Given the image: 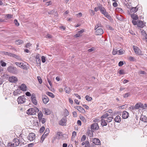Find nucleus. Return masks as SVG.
I'll return each mask as SVG.
<instances>
[{"mask_svg": "<svg viewBox=\"0 0 147 147\" xmlns=\"http://www.w3.org/2000/svg\"><path fill=\"white\" fill-rule=\"evenodd\" d=\"M39 109L36 107L29 109L26 111V113L29 115H33L36 114V113L38 112Z\"/></svg>", "mask_w": 147, "mask_h": 147, "instance_id": "f257e3e1", "label": "nucleus"}, {"mask_svg": "<svg viewBox=\"0 0 147 147\" xmlns=\"http://www.w3.org/2000/svg\"><path fill=\"white\" fill-rule=\"evenodd\" d=\"M7 70L9 72L16 74L18 72L17 69L16 67L12 66H9L7 68Z\"/></svg>", "mask_w": 147, "mask_h": 147, "instance_id": "f03ea898", "label": "nucleus"}, {"mask_svg": "<svg viewBox=\"0 0 147 147\" xmlns=\"http://www.w3.org/2000/svg\"><path fill=\"white\" fill-rule=\"evenodd\" d=\"M17 100L19 104H23L26 101L25 96H20L18 98Z\"/></svg>", "mask_w": 147, "mask_h": 147, "instance_id": "7ed1b4c3", "label": "nucleus"}, {"mask_svg": "<svg viewBox=\"0 0 147 147\" xmlns=\"http://www.w3.org/2000/svg\"><path fill=\"white\" fill-rule=\"evenodd\" d=\"M67 117L66 116H64L59 122V124L62 126L65 125L67 122Z\"/></svg>", "mask_w": 147, "mask_h": 147, "instance_id": "20e7f679", "label": "nucleus"}, {"mask_svg": "<svg viewBox=\"0 0 147 147\" xmlns=\"http://www.w3.org/2000/svg\"><path fill=\"white\" fill-rule=\"evenodd\" d=\"M99 127L97 123H94L91 125L90 129L92 130H97L98 129Z\"/></svg>", "mask_w": 147, "mask_h": 147, "instance_id": "39448f33", "label": "nucleus"}, {"mask_svg": "<svg viewBox=\"0 0 147 147\" xmlns=\"http://www.w3.org/2000/svg\"><path fill=\"white\" fill-rule=\"evenodd\" d=\"M31 99L32 102L35 105H37V102L36 100V98L35 94H32L31 97Z\"/></svg>", "mask_w": 147, "mask_h": 147, "instance_id": "423d86ee", "label": "nucleus"}, {"mask_svg": "<svg viewBox=\"0 0 147 147\" xmlns=\"http://www.w3.org/2000/svg\"><path fill=\"white\" fill-rule=\"evenodd\" d=\"M139 108H144L143 104L141 103H138L136 104L134 107H133V109H138Z\"/></svg>", "mask_w": 147, "mask_h": 147, "instance_id": "0eeeda50", "label": "nucleus"}, {"mask_svg": "<svg viewBox=\"0 0 147 147\" xmlns=\"http://www.w3.org/2000/svg\"><path fill=\"white\" fill-rule=\"evenodd\" d=\"M35 138V134L32 133H30L28 136V139L30 141H32L34 140Z\"/></svg>", "mask_w": 147, "mask_h": 147, "instance_id": "6e6552de", "label": "nucleus"}, {"mask_svg": "<svg viewBox=\"0 0 147 147\" xmlns=\"http://www.w3.org/2000/svg\"><path fill=\"white\" fill-rule=\"evenodd\" d=\"M96 34L97 35H101L103 33V31L102 28H97L96 30Z\"/></svg>", "mask_w": 147, "mask_h": 147, "instance_id": "1a4fd4ad", "label": "nucleus"}, {"mask_svg": "<svg viewBox=\"0 0 147 147\" xmlns=\"http://www.w3.org/2000/svg\"><path fill=\"white\" fill-rule=\"evenodd\" d=\"M129 9H130V11H128V13H135L137 12L138 10V8L137 7H132L130 8H129Z\"/></svg>", "mask_w": 147, "mask_h": 147, "instance_id": "9d476101", "label": "nucleus"}, {"mask_svg": "<svg viewBox=\"0 0 147 147\" xmlns=\"http://www.w3.org/2000/svg\"><path fill=\"white\" fill-rule=\"evenodd\" d=\"M98 7L101 12L103 15L105 14V13L107 12L105 8L102 5L99 6Z\"/></svg>", "mask_w": 147, "mask_h": 147, "instance_id": "9b49d317", "label": "nucleus"}, {"mask_svg": "<svg viewBox=\"0 0 147 147\" xmlns=\"http://www.w3.org/2000/svg\"><path fill=\"white\" fill-rule=\"evenodd\" d=\"M9 80L11 82L16 83L18 81V79L16 77L14 76H12L9 78Z\"/></svg>", "mask_w": 147, "mask_h": 147, "instance_id": "f8f14e48", "label": "nucleus"}, {"mask_svg": "<svg viewBox=\"0 0 147 147\" xmlns=\"http://www.w3.org/2000/svg\"><path fill=\"white\" fill-rule=\"evenodd\" d=\"M21 90L22 91H26L27 90V87L26 85L24 84H22L21 86H19Z\"/></svg>", "mask_w": 147, "mask_h": 147, "instance_id": "ddd939ff", "label": "nucleus"}, {"mask_svg": "<svg viewBox=\"0 0 147 147\" xmlns=\"http://www.w3.org/2000/svg\"><path fill=\"white\" fill-rule=\"evenodd\" d=\"M128 14L130 16L131 18L134 20H136L138 19V15L134 13H128Z\"/></svg>", "mask_w": 147, "mask_h": 147, "instance_id": "4468645a", "label": "nucleus"}, {"mask_svg": "<svg viewBox=\"0 0 147 147\" xmlns=\"http://www.w3.org/2000/svg\"><path fill=\"white\" fill-rule=\"evenodd\" d=\"M92 141L93 143L96 145H99L100 144V141L98 138H94Z\"/></svg>", "mask_w": 147, "mask_h": 147, "instance_id": "2eb2a0df", "label": "nucleus"}, {"mask_svg": "<svg viewBox=\"0 0 147 147\" xmlns=\"http://www.w3.org/2000/svg\"><path fill=\"white\" fill-rule=\"evenodd\" d=\"M13 142H14L13 144V145L16 146H20L19 140V139L17 138H15L13 140Z\"/></svg>", "mask_w": 147, "mask_h": 147, "instance_id": "dca6fc26", "label": "nucleus"}, {"mask_svg": "<svg viewBox=\"0 0 147 147\" xmlns=\"http://www.w3.org/2000/svg\"><path fill=\"white\" fill-rule=\"evenodd\" d=\"M15 64L16 65L19 66L22 68L24 69L26 67L25 65L24 64L22 63L16 62L15 63Z\"/></svg>", "mask_w": 147, "mask_h": 147, "instance_id": "f3484780", "label": "nucleus"}, {"mask_svg": "<svg viewBox=\"0 0 147 147\" xmlns=\"http://www.w3.org/2000/svg\"><path fill=\"white\" fill-rule=\"evenodd\" d=\"M122 116L123 119H125L128 118L129 113L126 111H124L122 113Z\"/></svg>", "mask_w": 147, "mask_h": 147, "instance_id": "a211bd4d", "label": "nucleus"}, {"mask_svg": "<svg viewBox=\"0 0 147 147\" xmlns=\"http://www.w3.org/2000/svg\"><path fill=\"white\" fill-rule=\"evenodd\" d=\"M43 102L44 104H47L49 101L48 97L46 95L42 97Z\"/></svg>", "mask_w": 147, "mask_h": 147, "instance_id": "6ab92c4d", "label": "nucleus"}, {"mask_svg": "<svg viewBox=\"0 0 147 147\" xmlns=\"http://www.w3.org/2000/svg\"><path fill=\"white\" fill-rule=\"evenodd\" d=\"M145 26V24L140 20L138 21L137 26L141 28H143Z\"/></svg>", "mask_w": 147, "mask_h": 147, "instance_id": "aec40b11", "label": "nucleus"}, {"mask_svg": "<svg viewBox=\"0 0 147 147\" xmlns=\"http://www.w3.org/2000/svg\"><path fill=\"white\" fill-rule=\"evenodd\" d=\"M84 32V30H82L78 32V33L74 35L76 38L80 37L82 36V34Z\"/></svg>", "mask_w": 147, "mask_h": 147, "instance_id": "412c9836", "label": "nucleus"}, {"mask_svg": "<svg viewBox=\"0 0 147 147\" xmlns=\"http://www.w3.org/2000/svg\"><path fill=\"white\" fill-rule=\"evenodd\" d=\"M42 111L46 115H49L51 113V111L48 109L44 108Z\"/></svg>", "mask_w": 147, "mask_h": 147, "instance_id": "4be33fe9", "label": "nucleus"}, {"mask_svg": "<svg viewBox=\"0 0 147 147\" xmlns=\"http://www.w3.org/2000/svg\"><path fill=\"white\" fill-rule=\"evenodd\" d=\"M76 109H77L78 111L82 113H84L85 111L84 109L80 106H77Z\"/></svg>", "mask_w": 147, "mask_h": 147, "instance_id": "5701e85b", "label": "nucleus"}, {"mask_svg": "<svg viewBox=\"0 0 147 147\" xmlns=\"http://www.w3.org/2000/svg\"><path fill=\"white\" fill-rule=\"evenodd\" d=\"M140 120L145 122H147V117L145 116L141 115L140 117Z\"/></svg>", "mask_w": 147, "mask_h": 147, "instance_id": "b1692460", "label": "nucleus"}, {"mask_svg": "<svg viewBox=\"0 0 147 147\" xmlns=\"http://www.w3.org/2000/svg\"><path fill=\"white\" fill-rule=\"evenodd\" d=\"M11 57L15 58L18 60L22 61V59L21 57L19 55H18L13 53Z\"/></svg>", "mask_w": 147, "mask_h": 147, "instance_id": "393cba45", "label": "nucleus"}, {"mask_svg": "<svg viewBox=\"0 0 147 147\" xmlns=\"http://www.w3.org/2000/svg\"><path fill=\"white\" fill-rule=\"evenodd\" d=\"M102 26L101 23L100 22H98L97 23L96 25L95 26L94 29L95 30H96L97 28H102Z\"/></svg>", "mask_w": 147, "mask_h": 147, "instance_id": "a878e982", "label": "nucleus"}, {"mask_svg": "<svg viewBox=\"0 0 147 147\" xmlns=\"http://www.w3.org/2000/svg\"><path fill=\"white\" fill-rule=\"evenodd\" d=\"M114 120L115 122L117 123H119L121 121V117L119 115L117 116L115 118Z\"/></svg>", "mask_w": 147, "mask_h": 147, "instance_id": "bb28decb", "label": "nucleus"}, {"mask_svg": "<svg viewBox=\"0 0 147 147\" xmlns=\"http://www.w3.org/2000/svg\"><path fill=\"white\" fill-rule=\"evenodd\" d=\"M101 125L103 126H106L107 125V122L106 121V120L104 119H102L101 120Z\"/></svg>", "mask_w": 147, "mask_h": 147, "instance_id": "cd10ccee", "label": "nucleus"}, {"mask_svg": "<svg viewBox=\"0 0 147 147\" xmlns=\"http://www.w3.org/2000/svg\"><path fill=\"white\" fill-rule=\"evenodd\" d=\"M62 132H57V134L55 135L56 139H59L61 138V136H62Z\"/></svg>", "mask_w": 147, "mask_h": 147, "instance_id": "c85d7f7f", "label": "nucleus"}, {"mask_svg": "<svg viewBox=\"0 0 147 147\" xmlns=\"http://www.w3.org/2000/svg\"><path fill=\"white\" fill-rule=\"evenodd\" d=\"M16 43L18 45H20L24 43L23 41L21 40H18L15 41Z\"/></svg>", "mask_w": 147, "mask_h": 147, "instance_id": "c756f323", "label": "nucleus"}, {"mask_svg": "<svg viewBox=\"0 0 147 147\" xmlns=\"http://www.w3.org/2000/svg\"><path fill=\"white\" fill-rule=\"evenodd\" d=\"M93 131V130H91L90 129L88 130L87 131V134L88 136H90V137H91L93 136V132L94 131Z\"/></svg>", "mask_w": 147, "mask_h": 147, "instance_id": "7c9ffc66", "label": "nucleus"}, {"mask_svg": "<svg viewBox=\"0 0 147 147\" xmlns=\"http://www.w3.org/2000/svg\"><path fill=\"white\" fill-rule=\"evenodd\" d=\"M46 94L49 96L51 97V98H53L55 97V95L51 92H46Z\"/></svg>", "mask_w": 147, "mask_h": 147, "instance_id": "2f4dec72", "label": "nucleus"}, {"mask_svg": "<svg viewBox=\"0 0 147 147\" xmlns=\"http://www.w3.org/2000/svg\"><path fill=\"white\" fill-rule=\"evenodd\" d=\"M109 116V114L108 113H106L104 114L101 117V118L102 119H106Z\"/></svg>", "mask_w": 147, "mask_h": 147, "instance_id": "473e14b6", "label": "nucleus"}, {"mask_svg": "<svg viewBox=\"0 0 147 147\" xmlns=\"http://www.w3.org/2000/svg\"><path fill=\"white\" fill-rule=\"evenodd\" d=\"M134 50L136 54L140 55V53H139V50L137 48H135L134 47H133Z\"/></svg>", "mask_w": 147, "mask_h": 147, "instance_id": "72a5a7b5", "label": "nucleus"}, {"mask_svg": "<svg viewBox=\"0 0 147 147\" xmlns=\"http://www.w3.org/2000/svg\"><path fill=\"white\" fill-rule=\"evenodd\" d=\"M113 119V117H108L107 119L106 120V121L107 122H110Z\"/></svg>", "mask_w": 147, "mask_h": 147, "instance_id": "f704fd0d", "label": "nucleus"}, {"mask_svg": "<svg viewBox=\"0 0 147 147\" xmlns=\"http://www.w3.org/2000/svg\"><path fill=\"white\" fill-rule=\"evenodd\" d=\"M64 90L67 93H69L70 92V89L69 87H66L64 88Z\"/></svg>", "mask_w": 147, "mask_h": 147, "instance_id": "c9c22d12", "label": "nucleus"}, {"mask_svg": "<svg viewBox=\"0 0 147 147\" xmlns=\"http://www.w3.org/2000/svg\"><path fill=\"white\" fill-rule=\"evenodd\" d=\"M125 51L122 49H120L118 51V54L119 55H121L124 53Z\"/></svg>", "mask_w": 147, "mask_h": 147, "instance_id": "e433bc0d", "label": "nucleus"}, {"mask_svg": "<svg viewBox=\"0 0 147 147\" xmlns=\"http://www.w3.org/2000/svg\"><path fill=\"white\" fill-rule=\"evenodd\" d=\"M43 116V115L42 114V113L41 111L39 112L38 114V119H40L42 118Z\"/></svg>", "mask_w": 147, "mask_h": 147, "instance_id": "4c0bfd02", "label": "nucleus"}, {"mask_svg": "<svg viewBox=\"0 0 147 147\" xmlns=\"http://www.w3.org/2000/svg\"><path fill=\"white\" fill-rule=\"evenodd\" d=\"M56 10L54 9L48 12V13L49 14H54V13H56Z\"/></svg>", "mask_w": 147, "mask_h": 147, "instance_id": "58836bf2", "label": "nucleus"}, {"mask_svg": "<svg viewBox=\"0 0 147 147\" xmlns=\"http://www.w3.org/2000/svg\"><path fill=\"white\" fill-rule=\"evenodd\" d=\"M39 121L41 122L42 123L44 124L46 122V119L44 118H42L39 119Z\"/></svg>", "mask_w": 147, "mask_h": 147, "instance_id": "ea45409f", "label": "nucleus"}, {"mask_svg": "<svg viewBox=\"0 0 147 147\" xmlns=\"http://www.w3.org/2000/svg\"><path fill=\"white\" fill-rule=\"evenodd\" d=\"M19 140L20 141V146L22 144H25L24 143V140L22 138H20L19 139Z\"/></svg>", "mask_w": 147, "mask_h": 147, "instance_id": "a19ab883", "label": "nucleus"}, {"mask_svg": "<svg viewBox=\"0 0 147 147\" xmlns=\"http://www.w3.org/2000/svg\"><path fill=\"white\" fill-rule=\"evenodd\" d=\"M104 15L105 16V17H106L109 20H111V16L107 12L105 13Z\"/></svg>", "mask_w": 147, "mask_h": 147, "instance_id": "79ce46f5", "label": "nucleus"}, {"mask_svg": "<svg viewBox=\"0 0 147 147\" xmlns=\"http://www.w3.org/2000/svg\"><path fill=\"white\" fill-rule=\"evenodd\" d=\"M112 54L113 55H115L116 54H118V51L117 49H113L112 52Z\"/></svg>", "mask_w": 147, "mask_h": 147, "instance_id": "37998d69", "label": "nucleus"}, {"mask_svg": "<svg viewBox=\"0 0 147 147\" xmlns=\"http://www.w3.org/2000/svg\"><path fill=\"white\" fill-rule=\"evenodd\" d=\"M36 59L37 63H40L41 60L39 57L36 56Z\"/></svg>", "mask_w": 147, "mask_h": 147, "instance_id": "c03bdc74", "label": "nucleus"}, {"mask_svg": "<svg viewBox=\"0 0 147 147\" xmlns=\"http://www.w3.org/2000/svg\"><path fill=\"white\" fill-rule=\"evenodd\" d=\"M85 98L86 100L88 101H90L92 99L91 97H89L88 95H86L85 96Z\"/></svg>", "mask_w": 147, "mask_h": 147, "instance_id": "a18cd8bd", "label": "nucleus"}, {"mask_svg": "<svg viewBox=\"0 0 147 147\" xmlns=\"http://www.w3.org/2000/svg\"><path fill=\"white\" fill-rule=\"evenodd\" d=\"M37 78L39 83L41 84L42 82V80L40 77L39 76H38L37 77Z\"/></svg>", "mask_w": 147, "mask_h": 147, "instance_id": "49530a36", "label": "nucleus"}, {"mask_svg": "<svg viewBox=\"0 0 147 147\" xmlns=\"http://www.w3.org/2000/svg\"><path fill=\"white\" fill-rule=\"evenodd\" d=\"M116 10L119 11L120 13H123V10L120 8H117L116 9Z\"/></svg>", "mask_w": 147, "mask_h": 147, "instance_id": "de8ad7c7", "label": "nucleus"}, {"mask_svg": "<svg viewBox=\"0 0 147 147\" xmlns=\"http://www.w3.org/2000/svg\"><path fill=\"white\" fill-rule=\"evenodd\" d=\"M119 73L120 74L124 75L125 74L124 70L121 69L120 70L119 72Z\"/></svg>", "mask_w": 147, "mask_h": 147, "instance_id": "09e8293b", "label": "nucleus"}, {"mask_svg": "<svg viewBox=\"0 0 147 147\" xmlns=\"http://www.w3.org/2000/svg\"><path fill=\"white\" fill-rule=\"evenodd\" d=\"M86 136L85 135H83L81 138V141L82 142L85 140L86 139Z\"/></svg>", "mask_w": 147, "mask_h": 147, "instance_id": "8fccbe9b", "label": "nucleus"}, {"mask_svg": "<svg viewBox=\"0 0 147 147\" xmlns=\"http://www.w3.org/2000/svg\"><path fill=\"white\" fill-rule=\"evenodd\" d=\"M128 59L130 61H135L136 60V59L134 57H129L128 58Z\"/></svg>", "mask_w": 147, "mask_h": 147, "instance_id": "3c124183", "label": "nucleus"}, {"mask_svg": "<svg viewBox=\"0 0 147 147\" xmlns=\"http://www.w3.org/2000/svg\"><path fill=\"white\" fill-rule=\"evenodd\" d=\"M45 129V127L44 126H42V127L40 129V133H42L44 131V130Z\"/></svg>", "mask_w": 147, "mask_h": 147, "instance_id": "603ef678", "label": "nucleus"}, {"mask_svg": "<svg viewBox=\"0 0 147 147\" xmlns=\"http://www.w3.org/2000/svg\"><path fill=\"white\" fill-rule=\"evenodd\" d=\"M49 132V128H47L45 130V131L44 132V134H45L47 135L48 134Z\"/></svg>", "mask_w": 147, "mask_h": 147, "instance_id": "864d4df0", "label": "nucleus"}, {"mask_svg": "<svg viewBox=\"0 0 147 147\" xmlns=\"http://www.w3.org/2000/svg\"><path fill=\"white\" fill-rule=\"evenodd\" d=\"M135 20H133L132 21V23L134 25H137V26L138 21H136Z\"/></svg>", "mask_w": 147, "mask_h": 147, "instance_id": "5fc2aeb1", "label": "nucleus"}, {"mask_svg": "<svg viewBox=\"0 0 147 147\" xmlns=\"http://www.w3.org/2000/svg\"><path fill=\"white\" fill-rule=\"evenodd\" d=\"M130 95V94L129 93H126L124 94L123 95V96L124 98H127Z\"/></svg>", "mask_w": 147, "mask_h": 147, "instance_id": "6e6d98bb", "label": "nucleus"}, {"mask_svg": "<svg viewBox=\"0 0 147 147\" xmlns=\"http://www.w3.org/2000/svg\"><path fill=\"white\" fill-rule=\"evenodd\" d=\"M4 52V54H5V55H8L10 56H12V54H13V53H9V52Z\"/></svg>", "mask_w": 147, "mask_h": 147, "instance_id": "4d7b16f0", "label": "nucleus"}, {"mask_svg": "<svg viewBox=\"0 0 147 147\" xmlns=\"http://www.w3.org/2000/svg\"><path fill=\"white\" fill-rule=\"evenodd\" d=\"M46 58L44 56H42L41 57V60L42 61V63H44L46 61V59H45Z\"/></svg>", "mask_w": 147, "mask_h": 147, "instance_id": "13d9d810", "label": "nucleus"}, {"mask_svg": "<svg viewBox=\"0 0 147 147\" xmlns=\"http://www.w3.org/2000/svg\"><path fill=\"white\" fill-rule=\"evenodd\" d=\"M14 23L15 24V25L16 26H18L19 25V23L18 22V21L16 19H15L14 21Z\"/></svg>", "mask_w": 147, "mask_h": 147, "instance_id": "bf43d9fd", "label": "nucleus"}, {"mask_svg": "<svg viewBox=\"0 0 147 147\" xmlns=\"http://www.w3.org/2000/svg\"><path fill=\"white\" fill-rule=\"evenodd\" d=\"M76 136V133L75 131H74L72 133V138H75Z\"/></svg>", "mask_w": 147, "mask_h": 147, "instance_id": "052dcab7", "label": "nucleus"}, {"mask_svg": "<svg viewBox=\"0 0 147 147\" xmlns=\"http://www.w3.org/2000/svg\"><path fill=\"white\" fill-rule=\"evenodd\" d=\"M14 145L11 143H8L7 145V147H13Z\"/></svg>", "mask_w": 147, "mask_h": 147, "instance_id": "680f3d73", "label": "nucleus"}, {"mask_svg": "<svg viewBox=\"0 0 147 147\" xmlns=\"http://www.w3.org/2000/svg\"><path fill=\"white\" fill-rule=\"evenodd\" d=\"M1 63V65L2 67H5L6 66V63L4 62L1 61L0 62V63Z\"/></svg>", "mask_w": 147, "mask_h": 147, "instance_id": "e2e57ef3", "label": "nucleus"}, {"mask_svg": "<svg viewBox=\"0 0 147 147\" xmlns=\"http://www.w3.org/2000/svg\"><path fill=\"white\" fill-rule=\"evenodd\" d=\"M64 114L65 115V116H66V117L69 115V113L67 109H65Z\"/></svg>", "mask_w": 147, "mask_h": 147, "instance_id": "0e129e2a", "label": "nucleus"}, {"mask_svg": "<svg viewBox=\"0 0 147 147\" xmlns=\"http://www.w3.org/2000/svg\"><path fill=\"white\" fill-rule=\"evenodd\" d=\"M80 119L82 121H83L84 122H85L86 121V120L85 119V118L83 117V116H81L80 117Z\"/></svg>", "mask_w": 147, "mask_h": 147, "instance_id": "69168bd1", "label": "nucleus"}, {"mask_svg": "<svg viewBox=\"0 0 147 147\" xmlns=\"http://www.w3.org/2000/svg\"><path fill=\"white\" fill-rule=\"evenodd\" d=\"M7 17L8 18L10 19L13 17V16L10 14H8L7 15Z\"/></svg>", "mask_w": 147, "mask_h": 147, "instance_id": "338daca9", "label": "nucleus"}, {"mask_svg": "<svg viewBox=\"0 0 147 147\" xmlns=\"http://www.w3.org/2000/svg\"><path fill=\"white\" fill-rule=\"evenodd\" d=\"M46 37L47 38H52V36L49 34H48L47 35Z\"/></svg>", "mask_w": 147, "mask_h": 147, "instance_id": "774afa93", "label": "nucleus"}]
</instances>
